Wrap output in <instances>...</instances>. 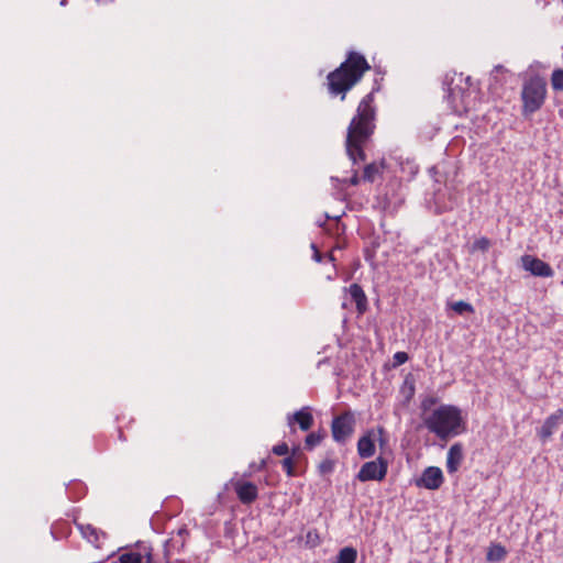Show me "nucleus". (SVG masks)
Here are the masks:
<instances>
[{
  "label": "nucleus",
  "mask_w": 563,
  "mask_h": 563,
  "mask_svg": "<svg viewBox=\"0 0 563 563\" xmlns=\"http://www.w3.org/2000/svg\"><path fill=\"white\" fill-rule=\"evenodd\" d=\"M373 93L366 95L360 102L355 117L347 128L345 148L353 164L365 161L364 146L375 130V108Z\"/></svg>",
  "instance_id": "obj_1"
},
{
  "label": "nucleus",
  "mask_w": 563,
  "mask_h": 563,
  "mask_svg": "<svg viewBox=\"0 0 563 563\" xmlns=\"http://www.w3.org/2000/svg\"><path fill=\"white\" fill-rule=\"evenodd\" d=\"M371 67L365 57L357 52H350L346 59L333 71L328 75V87L331 95L345 93L361 80L364 73Z\"/></svg>",
  "instance_id": "obj_2"
},
{
  "label": "nucleus",
  "mask_w": 563,
  "mask_h": 563,
  "mask_svg": "<svg viewBox=\"0 0 563 563\" xmlns=\"http://www.w3.org/2000/svg\"><path fill=\"white\" fill-rule=\"evenodd\" d=\"M424 427L440 440L448 441L465 430L461 410L452 405H441L423 417Z\"/></svg>",
  "instance_id": "obj_3"
},
{
  "label": "nucleus",
  "mask_w": 563,
  "mask_h": 563,
  "mask_svg": "<svg viewBox=\"0 0 563 563\" xmlns=\"http://www.w3.org/2000/svg\"><path fill=\"white\" fill-rule=\"evenodd\" d=\"M547 93V81L543 77L534 75L527 78L522 84L520 92L522 117L530 118L539 111L545 102Z\"/></svg>",
  "instance_id": "obj_4"
},
{
  "label": "nucleus",
  "mask_w": 563,
  "mask_h": 563,
  "mask_svg": "<svg viewBox=\"0 0 563 563\" xmlns=\"http://www.w3.org/2000/svg\"><path fill=\"white\" fill-rule=\"evenodd\" d=\"M355 416L352 411H344L335 416L331 422V433L333 440L339 444H345L354 433Z\"/></svg>",
  "instance_id": "obj_5"
},
{
  "label": "nucleus",
  "mask_w": 563,
  "mask_h": 563,
  "mask_svg": "<svg viewBox=\"0 0 563 563\" xmlns=\"http://www.w3.org/2000/svg\"><path fill=\"white\" fill-rule=\"evenodd\" d=\"M388 472V462L383 456H378L374 461L364 463L355 478L360 482L376 481L382 482Z\"/></svg>",
  "instance_id": "obj_6"
},
{
  "label": "nucleus",
  "mask_w": 563,
  "mask_h": 563,
  "mask_svg": "<svg viewBox=\"0 0 563 563\" xmlns=\"http://www.w3.org/2000/svg\"><path fill=\"white\" fill-rule=\"evenodd\" d=\"M521 266L537 277H552L554 275L553 268L548 263L532 255L521 256Z\"/></svg>",
  "instance_id": "obj_7"
},
{
  "label": "nucleus",
  "mask_w": 563,
  "mask_h": 563,
  "mask_svg": "<svg viewBox=\"0 0 563 563\" xmlns=\"http://www.w3.org/2000/svg\"><path fill=\"white\" fill-rule=\"evenodd\" d=\"M443 483V473L441 468L435 466L427 467L421 477L417 481V485L427 489H438Z\"/></svg>",
  "instance_id": "obj_8"
},
{
  "label": "nucleus",
  "mask_w": 563,
  "mask_h": 563,
  "mask_svg": "<svg viewBox=\"0 0 563 563\" xmlns=\"http://www.w3.org/2000/svg\"><path fill=\"white\" fill-rule=\"evenodd\" d=\"M288 426L292 427L294 423H298L302 431H308L312 428L314 419L309 407H303L292 415L287 417Z\"/></svg>",
  "instance_id": "obj_9"
},
{
  "label": "nucleus",
  "mask_w": 563,
  "mask_h": 563,
  "mask_svg": "<svg viewBox=\"0 0 563 563\" xmlns=\"http://www.w3.org/2000/svg\"><path fill=\"white\" fill-rule=\"evenodd\" d=\"M234 490L242 504L250 505L256 500L258 490L255 484L251 482H239L234 485Z\"/></svg>",
  "instance_id": "obj_10"
},
{
  "label": "nucleus",
  "mask_w": 563,
  "mask_h": 563,
  "mask_svg": "<svg viewBox=\"0 0 563 563\" xmlns=\"http://www.w3.org/2000/svg\"><path fill=\"white\" fill-rule=\"evenodd\" d=\"M562 422L563 409H559L545 419L544 423L542 424L539 431L540 438L543 441L549 439Z\"/></svg>",
  "instance_id": "obj_11"
},
{
  "label": "nucleus",
  "mask_w": 563,
  "mask_h": 563,
  "mask_svg": "<svg viewBox=\"0 0 563 563\" xmlns=\"http://www.w3.org/2000/svg\"><path fill=\"white\" fill-rule=\"evenodd\" d=\"M351 296L352 301L356 305V310L360 314L366 312L368 308L367 297L363 288L358 284H352L349 288H344Z\"/></svg>",
  "instance_id": "obj_12"
},
{
  "label": "nucleus",
  "mask_w": 563,
  "mask_h": 563,
  "mask_svg": "<svg viewBox=\"0 0 563 563\" xmlns=\"http://www.w3.org/2000/svg\"><path fill=\"white\" fill-rule=\"evenodd\" d=\"M463 460V446L461 443L453 444L448 452L446 470L449 473H455Z\"/></svg>",
  "instance_id": "obj_13"
},
{
  "label": "nucleus",
  "mask_w": 563,
  "mask_h": 563,
  "mask_svg": "<svg viewBox=\"0 0 563 563\" xmlns=\"http://www.w3.org/2000/svg\"><path fill=\"white\" fill-rule=\"evenodd\" d=\"M372 431L361 437L357 441V453L361 459H369L375 454V442Z\"/></svg>",
  "instance_id": "obj_14"
},
{
  "label": "nucleus",
  "mask_w": 563,
  "mask_h": 563,
  "mask_svg": "<svg viewBox=\"0 0 563 563\" xmlns=\"http://www.w3.org/2000/svg\"><path fill=\"white\" fill-rule=\"evenodd\" d=\"M444 196L441 191L434 194L435 212L439 214L451 211L456 206V197L454 195L450 194L448 200L444 199Z\"/></svg>",
  "instance_id": "obj_15"
},
{
  "label": "nucleus",
  "mask_w": 563,
  "mask_h": 563,
  "mask_svg": "<svg viewBox=\"0 0 563 563\" xmlns=\"http://www.w3.org/2000/svg\"><path fill=\"white\" fill-rule=\"evenodd\" d=\"M76 526L79 529L81 536L87 539L88 542L93 544L96 548H99L100 536H103V532L89 523L85 525L76 522Z\"/></svg>",
  "instance_id": "obj_16"
},
{
  "label": "nucleus",
  "mask_w": 563,
  "mask_h": 563,
  "mask_svg": "<svg viewBox=\"0 0 563 563\" xmlns=\"http://www.w3.org/2000/svg\"><path fill=\"white\" fill-rule=\"evenodd\" d=\"M319 225L331 235H341L345 230L344 224L341 223L340 216L331 218L329 214H325V221L320 222Z\"/></svg>",
  "instance_id": "obj_17"
},
{
  "label": "nucleus",
  "mask_w": 563,
  "mask_h": 563,
  "mask_svg": "<svg viewBox=\"0 0 563 563\" xmlns=\"http://www.w3.org/2000/svg\"><path fill=\"white\" fill-rule=\"evenodd\" d=\"M357 559V551L352 547L341 549L333 563H355Z\"/></svg>",
  "instance_id": "obj_18"
},
{
  "label": "nucleus",
  "mask_w": 563,
  "mask_h": 563,
  "mask_svg": "<svg viewBox=\"0 0 563 563\" xmlns=\"http://www.w3.org/2000/svg\"><path fill=\"white\" fill-rule=\"evenodd\" d=\"M506 555H507V551H506L505 547H503L499 543L493 544L492 547H489V549L487 551L486 560L489 562H500L506 558Z\"/></svg>",
  "instance_id": "obj_19"
},
{
  "label": "nucleus",
  "mask_w": 563,
  "mask_h": 563,
  "mask_svg": "<svg viewBox=\"0 0 563 563\" xmlns=\"http://www.w3.org/2000/svg\"><path fill=\"white\" fill-rule=\"evenodd\" d=\"M324 432L309 433L305 439V449L309 451L313 450L317 445L321 443V441L324 439Z\"/></svg>",
  "instance_id": "obj_20"
},
{
  "label": "nucleus",
  "mask_w": 563,
  "mask_h": 563,
  "mask_svg": "<svg viewBox=\"0 0 563 563\" xmlns=\"http://www.w3.org/2000/svg\"><path fill=\"white\" fill-rule=\"evenodd\" d=\"M551 87L554 91H563V69L556 68L552 71Z\"/></svg>",
  "instance_id": "obj_21"
},
{
  "label": "nucleus",
  "mask_w": 563,
  "mask_h": 563,
  "mask_svg": "<svg viewBox=\"0 0 563 563\" xmlns=\"http://www.w3.org/2000/svg\"><path fill=\"white\" fill-rule=\"evenodd\" d=\"M451 309L455 311L457 314H464V313H473L474 308L471 303L460 300L456 302H452L450 305Z\"/></svg>",
  "instance_id": "obj_22"
},
{
  "label": "nucleus",
  "mask_w": 563,
  "mask_h": 563,
  "mask_svg": "<svg viewBox=\"0 0 563 563\" xmlns=\"http://www.w3.org/2000/svg\"><path fill=\"white\" fill-rule=\"evenodd\" d=\"M120 563H143V556L137 552H128L119 556Z\"/></svg>",
  "instance_id": "obj_23"
},
{
  "label": "nucleus",
  "mask_w": 563,
  "mask_h": 563,
  "mask_svg": "<svg viewBox=\"0 0 563 563\" xmlns=\"http://www.w3.org/2000/svg\"><path fill=\"white\" fill-rule=\"evenodd\" d=\"M378 167L376 164L372 163V164H368L365 166L364 168V173H363V178L367 181H374L375 180V177L376 175L378 174Z\"/></svg>",
  "instance_id": "obj_24"
},
{
  "label": "nucleus",
  "mask_w": 563,
  "mask_h": 563,
  "mask_svg": "<svg viewBox=\"0 0 563 563\" xmlns=\"http://www.w3.org/2000/svg\"><path fill=\"white\" fill-rule=\"evenodd\" d=\"M490 247V241L489 239L483 236L478 240H476L472 245V252L475 251H482L486 252Z\"/></svg>",
  "instance_id": "obj_25"
},
{
  "label": "nucleus",
  "mask_w": 563,
  "mask_h": 563,
  "mask_svg": "<svg viewBox=\"0 0 563 563\" xmlns=\"http://www.w3.org/2000/svg\"><path fill=\"white\" fill-rule=\"evenodd\" d=\"M282 465L288 476H295L294 460L291 456L285 457L282 461Z\"/></svg>",
  "instance_id": "obj_26"
},
{
  "label": "nucleus",
  "mask_w": 563,
  "mask_h": 563,
  "mask_svg": "<svg viewBox=\"0 0 563 563\" xmlns=\"http://www.w3.org/2000/svg\"><path fill=\"white\" fill-rule=\"evenodd\" d=\"M334 468V462L332 460H324L319 464V471L321 474H329Z\"/></svg>",
  "instance_id": "obj_27"
},
{
  "label": "nucleus",
  "mask_w": 563,
  "mask_h": 563,
  "mask_svg": "<svg viewBox=\"0 0 563 563\" xmlns=\"http://www.w3.org/2000/svg\"><path fill=\"white\" fill-rule=\"evenodd\" d=\"M272 452L279 456L286 455L289 452V448H288L287 443L283 442V443H279V444L273 446Z\"/></svg>",
  "instance_id": "obj_28"
},
{
  "label": "nucleus",
  "mask_w": 563,
  "mask_h": 563,
  "mask_svg": "<svg viewBox=\"0 0 563 563\" xmlns=\"http://www.w3.org/2000/svg\"><path fill=\"white\" fill-rule=\"evenodd\" d=\"M409 356L406 352H396L394 354L395 365H402L408 361Z\"/></svg>",
  "instance_id": "obj_29"
},
{
  "label": "nucleus",
  "mask_w": 563,
  "mask_h": 563,
  "mask_svg": "<svg viewBox=\"0 0 563 563\" xmlns=\"http://www.w3.org/2000/svg\"><path fill=\"white\" fill-rule=\"evenodd\" d=\"M175 544V540L174 539H169L165 542V545H164V558L169 561L170 558H172V548L174 547Z\"/></svg>",
  "instance_id": "obj_30"
},
{
  "label": "nucleus",
  "mask_w": 563,
  "mask_h": 563,
  "mask_svg": "<svg viewBox=\"0 0 563 563\" xmlns=\"http://www.w3.org/2000/svg\"><path fill=\"white\" fill-rule=\"evenodd\" d=\"M443 89L448 92V98H452L454 96V90L451 88V84L449 81V76H445L443 80Z\"/></svg>",
  "instance_id": "obj_31"
},
{
  "label": "nucleus",
  "mask_w": 563,
  "mask_h": 563,
  "mask_svg": "<svg viewBox=\"0 0 563 563\" xmlns=\"http://www.w3.org/2000/svg\"><path fill=\"white\" fill-rule=\"evenodd\" d=\"M311 247L313 250V260L318 263H320L323 258V255L320 253V251L317 249L316 244H311Z\"/></svg>",
  "instance_id": "obj_32"
},
{
  "label": "nucleus",
  "mask_w": 563,
  "mask_h": 563,
  "mask_svg": "<svg viewBox=\"0 0 563 563\" xmlns=\"http://www.w3.org/2000/svg\"><path fill=\"white\" fill-rule=\"evenodd\" d=\"M358 181L360 180L357 174H354V176L351 178V184L355 186L358 184Z\"/></svg>",
  "instance_id": "obj_33"
},
{
  "label": "nucleus",
  "mask_w": 563,
  "mask_h": 563,
  "mask_svg": "<svg viewBox=\"0 0 563 563\" xmlns=\"http://www.w3.org/2000/svg\"><path fill=\"white\" fill-rule=\"evenodd\" d=\"M504 70H505L504 66L498 65V66H496V67L494 68L493 74H494V73L504 71Z\"/></svg>",
  "instance_id": "obj_34"
},
{
  "label": "nucleus",
  "mask_w": 563,
  "mask_h": 563,
  "mask_svg": "<svg viewBox=\"0 0 563 563\" xmlns=\"http://www.w3.org/2000/svg\"><path fill=\"white\" fill-rule=\"evenodd\" d=\"M146 563H154L153 562V558H152V554L148 552L146 553Z\"/></svg>",
  "instance_id": "obj_35"
},
{
  "label": "nucleus",
  "mask_w": 563,
  "mask_h": 563,
  "mask_svg": "<svg viewBox=\"0 0 563 563\" xmlns=\"http://www.w3.org/2000/svg\"><path fill=\"white\" fill-rule=\"evenodd\" d=\"M186 533H187V531L185 529H180L179 532H178L179 536H183V534H186Z\"/></svg>",
  "instance_id": "obj_36"
},
{
  "label": "nucleus",
  "mask_w": 563,
  "mask_h": 563,
  "mask_svg": "<svg viewBox=\"0 0 563 563\" xmlns=\"http://www.w3.org/2000/svg\"><path fill=\"white\" fill-rule=\"evenodd\" d=\"M385 443H386V440H384V439H382V438H380V439H379V444H380V446L385 445Z\"/></svg>",
  "instance_id": "obj_37"
},
{
  "label": "nucleus",
  "mask_w": 563,
  "mask_h": 563,
  "mask_svg": "<svg viewBox=\"0 0 563 563\" xmlns=\"http://www.w3.org/2000/svg\"><path fill=\"white\" fill-rule=\"evenodd\" d=\"M298 451H299V448H295V449L292 450V454L295 455Z\"/></svg>",
  "instance_id": "obj_38"
},
{
  "label": "nucleus",
  "mask_w": 563,
  "mask_h": 563,
  "mask_svg": "<svg viewBox=\"0 0 563 563\" xmlns=\"http://www.w3.org/2000/svg\"><path fill=\"white\" fill-rule=\"evenodd\" d=\"M328 257L330 261H333V256L331 254H328Z\"/></svg>",
  "instance_id": "obj_39"
},
{
  "label": "nucleus",
  "mask_w": 563,
  "mask_h": 563,
  "mask_svg": "<svg viewBox=\"0 0 563 563\" xmlns=\"http://www.w3.org/2000/svg\"><path fill=\"white\" fill-rule=\"evenodd\" d=\"M378 431H379L380 434L384 433V429L383 428H379Z\"/></svg>",
  "instance_id": "obj_40"
},
{
  "label": "nucleus",
  "mask_w": 563,
  "mask_h": 563,
  "mask_svg": "<svg viewBox=\"0 0 563 563\" xmlns=\"http://www.w3.org/2000/svg\"><path fill=\"white\" fill-rule=\"evenodd\" d=\"M422 407H423V409H427V402L426 401L422 404Z\"/></svg>",
  "instance_id": "obj_41"
},
{
  "label": "nucleus",
  "mask_w": 563,
  "mask_h": 563,
  "mask_svg": "<svg viewBox=\"0 0 563 563\" xmlns=\"http://www.w3.org/2000/svg\"><path fill=\"white\" fill-rule=\"evenodd\" d=\"M347 305L345 302L342 303V308H346Z\"/></svg>",
  "instance_id": "obj_42"
}]
</instances>
